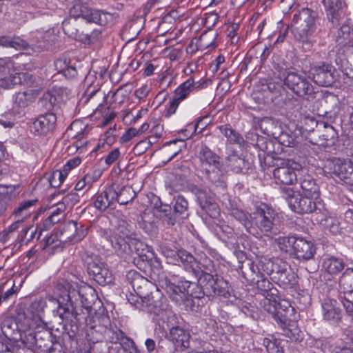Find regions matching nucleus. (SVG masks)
<instances>
[{
    "instance_id": "obj_53",
    "label": "nucleus",
    "mask_w": 353,
    "mask_h": 353,
    "mask_svg": "<svg viewBox=\"0 0 353 353\" xmlns=\"http://www.w3.org/2000/svg\"><path fill=\"white\" fill-rule=\"evenodd\" d=\"M66 208L59 201L57 203L53 204L50 208V219H52L54 223H58L63 219L65 214Z\"/></svg>"
},
{
    "instance_id": "obj_35",
    "label": "nucleus",
    "mask_w": 353,
    "mask_h": 353,
    "mask_svg": "<svg viewBox=\"0 0 353 353\" xmlns=\"http://www.w3.org/2000/svg\"><path fill=\"white\" fill-rule=\"evenodd\" d=\"M54 68L57 73L62 74L67 79H72L77 74V69L70 64L67 59H57L54 61Z\"/></svg>"
},
{
    "instance_id": "obj_56",
    "label": "nucleus",
    "mask_w": 353,
    "mask_h": 353,
    "mask_svg": "<svg viewBox=\"0 0 353 353\" xmlns=\"http://www.w3.org/2000/svg\"><path fill=\"white\" fill-rule=\"evenodd\" d=\"M172 208L169 205H161L160 206V212L163 214L161 219L163 221L169 225H174L176 222V217L174 216V212H171Z\"/></svg>"
},
{
    "instance_id": "obj_49",
    "label": "nucleus",
    "mask_w": 353,
    "mask_h": 353,
    "mask_svg": "<svg viewBox=\"0 0 353 353\" xmlns=\"http://www.w3.org/2000/svg\"><path fill=\"white\" fill-rule=\"evenodd\" d=\"M126 281L128 284L132 285V287L146 286L149 283V281L145 277L135 270L128 272L126 274Z\"/></svg>"
},
{
    "instance_id": "obj_28",
    "label": "nucleus",
    "mask_w": 353,
    "mask_h": 353,
    "mask_svg": "<svg viewBox=\"0 0 353 353\" xmlns=\"http://www.w3.org/2000/svg\"><path fill=\"white\" fill-rule=\"evenodd\" d=\"M225 161L227 165L235 173H243L249 170L250 163L234 152L230 154Z\"/></svg>"
},
{
    "instance_id": "obj_5",
    "label": "nucleus",
    "mask_w": 353,
    "mask_h": 353,
    "mask_svg": "<svg viewBox=\"0 0 353 353\" xmlns=\"http://www.w3.org/2000/svg\"><path fill=\"white\" fill-rule=\"evenodd\" d=\"M283 197L288 203L292 210L296 213L322 212L325 209L321 199L316 198V199H314L312 196L296 192L290 188L285 190Z\"/></svg>"
},
{
    "instance_id": "obj_33",
    "label": "nucleus",
    "mask_w": 353,
    "mask_h": 353,
    "mask_svg": "<svg viewBox=\"0 0 353 353\" xmlns=\"http://www.w3.org/2000/svg\"><path fill=\"white\" fill-rule=\"evenodd\" d=\"M301 188L303 194L313 197V199H321L319 187L316 181L310 176H305L301 181Z\"/></svg>"
},
{
    "instance_id": "obj_55",
    "label": "nucleus",
    "mask_w": 353,
    "mask_h": 353,
    "mask_svg": "<svg viewBox=\"0 0 353 353\" xmlns=\"http://www.w3.org/2000/svg\"><path fill=\"white\" fill-rule=\"evenodd\" d=\"M323 316L327 321H338L341 319V310L332 305L325 303L323 305Z\"/></svg>"
},
{
    "instance_id": "obj_52",
    "label": "nucleus",
    "mask_w": 353,
    "mask_h": 353,
    "mask_svg": "<svg viewBox=\"0 0 353 353\" xmlns=\"http://www.w3.org/2000/svg\"><path fill=\"white\" fill-rule=\"evenodd\" d=\"M220 132L228 139L230 143H241L243 139L241 136L228 125L219 127Z\"/></svg>"
},
{
    "instance_id": "obj_3",
    "label": "nucleus",
    "mask_w": 353,
    "mask_h": 353,
    "mask_svg": "<svg viewBox=\"0 0 353 353\" xmlns=\"http://www.w3.org/2000/svg\"><path fill=\"white\" fill-rule=\"evenodd\" d=\"M317 20L316 12L310 8H303L294 15L292 32L305 50H310L315 42L312 37L316 30Z\"/></svg>"
},
{
    "instance_id": "obj_48",
    "label": "nucleus",
    "mask_w": 353,
    "mask_h": 353,
    "mask_svg": "<svg viewBox=\"0 0 353 353\" xmlns=\"http://www.w3.org/2000/svg\"><path fill=\"white\" fill-rule=\"evenodd\" d=\"M89 25L90 24L85 26V28L81 39V41L85 44L93 43L97 41L103 31L102 28H100L99 29L93 28L91 30V28L89 27Z\"/></svg>"
},
{
    "instance_id": "obj_22",
    "label": "nucleus",
    "mask_w": 353,
    "mask_h": 353,
    "mask_svg": "<svg viewBox=\"0 0 353 353\" xmlns=\"http://www.w3.org/2000/svg\"><path fill=\"white\" fill-rule=\"evenodd\" d=\"M85 26L83 21L70 16L62 22L65 34L79 41L81 39Z\"/></svg>"
},
{
    "instance_id": "obj_18",
    "label": "nucleus",
    "mask_w": 353,
    "mask_h": 353,
    "mask_svg": "<svg viewBox=\"0 0 353 353\" xmlns=\"http://www.w3.org/2000/svg\"><path fill=\"white\" fill-rule=\"evenodd\" d=\"M325 8L327 18L332 27H336L340 24L343 17L344 0H323Z\"/></svg>"
},
{
    "instance_id": "obj_34",
    "label": "nucleus",
    "mask_w": 353,
    "mask_h": 353,
    "mask_svg": "<svg viewBox=\"0 0 353 353\" xmlns=\"http://www.w3.org/2000/svg\"><path fill=\"white\" fill-rule=\"evenodd\" d=\"M196 276H192V279L180 276L174 272H169L165 276L166 284L169 287H183L185 285L197 284Z\"/></svg>"
},
{
    "instance_id": "obj_45",
    "label": "nucleus",
    "mask_w": 353,
    "mask_h": 353,
    "mask_svg": "<svg viewBox=\"0 0 353 353\" xmlns=\"http://www.w3.org/2000/svg\"><path fill=\"white\" fill-rule=\"evenodd\" d=\"M343 336L345 340L350 341V343H346L345 345H337L333 349V353H353V330L344 329Z\"/></svg>"
},
{
    "instance_id": "obj_27",
    "label": "nucleus",
    "mask_w": 353,
    "mask_h": 353,
    "mask_svg": "<svg viewBox=\"0 0 353 353\" xmlns=\"http://www.w3.org/2000/svg\"><path fill=\"white\" fill-rule=\"evenodd\" d=\"M37 97V91L34 90L19 92L14 96L13 109L19 111L25 109L34 101Z\"/></svg>"
},
{
    "instance_id": "obj_30",
    "label": "nucleus",
    "mask_w": 353,
    "mask_h": 353,
    "mask_svg": "<svg viewBox=\"0 0 353 353\" xmlns=\"http://www.w3.org/2000/svg\"><path fill=\"white\" fill-rule=\"evenodd\" d=\"M174 216L178 219H187L190 215L189 205L187 199L181 195L176 196L172 201Z\"/></svg>"
},
{
    "instance_id": "obj_17",
    "label": "nucleus",
    "mask_w": 353,
    "mask_h": 353,
    "mask_svg": "<svg viewBox=\"0 0 353 353\" xmlns=\"http://www.w3.org/2000/svg\"><path fill=\"white\" fill-rule=\"evenodd\" d=\"M335 120L332 116L324 117L322 119L317 121L316 127L321 130L319 138L322 141L321 145H329L334 143L337 138V132L331 125Z\"/></svg>"
},
{
    "instance_id": "obj_61",
    "label": "nucleus",
    "mask_w": 353,
    "mask_h": 353,
    "mask_svg": "<svg viewBox=\"0 0 353 353\" xmlns=\"http://www.w3.org/2000/svg\"><path fill=\"white\" fill-rule=\"evenodd\" d=\"M132 230V225L126 220L121 219L118 221L117 231L114 233H119L121 235L130 236Z\"/></svg>"
},
{
    "instance_id": "obj_42",
    "label": "nucleus",
    "mask_w": 353,
    "mask_h": 353,
    "mask_svg": "<svg viewBox=\"0 0 353 353\" xmlns=\"http://www.w3.org/2000/svg\"><path fill=\"white\" fill-rule=\"evenodd\" d=\"M323 268L329 274H335L344 268V263L341 259L330 256L324 259Z\"/></svg>"
},
{
    "instance_id": "obj_32",
    "label": "nucleus",
    "mask_w": 353,
    "mask_h": 353,
    "mask_svg": "<svg viewBox=\"0 0 353 353\" xmlns=\"http://www.w3.org/2000/svg\"><path fill=\"white\" fill-rule=\"evenodd\" d=\"M37 202V199H32L20 203L12 212L14 218L19 219L23 221L28 219L30 216L31 212L33 211L34 206Z\"/></svg>"
},
{
    "instance_id": "obj_51",
    "label": "nucleus",
    "mask_w": 353,
    "mask_h": 353,
    "mask_svg": "<svg viewBox=\"0 0 353 353\" xmlns=\"http://www.w3.org/2000/svg\"><path fill=\"white\" fill-rule=\"evenodd\" d=\"M274 243L278 246L280 251L288 252L290 248L293 249L294 243L296 242V236H274L273 239Z\"/></svg>"
},
{
    "instance_id": "obj_39",
    "label": "nucleus",
    "mask_w": 353,
    "mask_h": 353,
    "mask_svg": "<svg viewBox=\"0 0 353 353\" xmlns=\"http://www.w3.org/2000/svg\"><path fill=\"white\" fill-rule=\"evenodd\" d=\"M185 146V141L182 139H174L166 142L163 145V153L168 156L167 161L173 159Z\"/></svg>"
},
{
    "instance_id": "obj_44",
    "label": "nucleus",
    "mask_w": 353,
    "mask_h": 353,
    "mask_svg": "<svg viewBox=\"0 0 353 353\" xmlns=\"http://www.w3.org/2000/svg\"><path fill=\"white\" fill-rule=\"evenodd\" d=\"M248 265L251 273L250 275V279H248L250 285H256V287H268L270 284V281L265 279L263 275L256 273L258 268L251 261Z\"/></svg>"
},
{
    "instance_id": "obj_29",
    "label": "nucleus",
    "mask_w": 353,
    "mask_h": 353,
    "mask_svg": "<svg viewBox=\"0 0 353 353\" xmlns=\"http://www.w3.org/2000/svg\"><path fill=\"white\" fill-rule=\"evenodd\" d=\"M106 97L105 93L101 92V86L99 83L96 85L90 83L82 96L81 102L83 104L92 102L93 105H96L99 102L97 98L99 99L102 98L103 100H105Z\"/></svg>"
},
{
    "instance_id": "obj_40",
    "label": "nucleus",
    "mask_w": 353,
    "mask_h": 353,
    "mask_svg": "<svg viewBox=\"0 0 353 353\" xmlns=\"http://www.w3.org/2000/svg\"><path fill=\"white\" fill-rule=\"evenodd\" d=\"M287 342L282 339H276L274 336L270 338H265L263 341L268 353H285L284 347Z\"/></svg>"
},
{
    "instance_id": "obj_59",
    "label": "nucleus",
    "mask_w": 353,
    "mask_h": 353,
    "mask_svg": "<svg viewBox=\"0 0 353 353\" xmlns=\"http://www.w3.org/2000/svg\"><path fill=\"white\" fill-rule=\"evenodd\" d=\"M167 291L170 294V297L176 301H183L185 294H188V288H168Z\"/></svg>"
},
{
    "instance_id": "obj_46",
    "label": "nucleus",
    "mask_w": 353,
    "mask_h": 353,
    "mask_svg": "<svg viewBox=\"0 0 353 353\" xmlns=\"http://www.w3.org/2000/svg\"><path fill=\"white\" fill-rule=\"evenodd\" d=\"M352 33L348 25L343 24L338 31L336 42L339 46L345 47L350 45Z\"/></svg>"
},
{
    "instance_id": "obj_41",
    "label": "nucleus",
    "mask_w": 353,
    "mask_h": 353,
    "mask_svg": "<svg viewBox=\"0 0 353 353\" xmlns=\"http://www.w3.org/2000/svg\"><path fill=\"white\" fill-rule=\"evenodd\" d=\"M18 325L14 319L9 317L5 318L0 326L1 334L5 338L12 340L15 339Z\"/></svg>"
},
{
    "instance_id": "obj_36",
    "label": "nucleus",
    "mask_w": 353,
    "mask_h": 353,
    "mask_svg": "<svg viewBox=\"0 0 353 353\" xmlns=\"http://www.w3.org/2000/svg\"><path fill=\"white\" fill-rule=\"evenodd\" d=\"M28 337L32 340L31 343L41 351H45L46 347H48L52 343L50 333L47 332H38L34 334H30Z\"/></svg>"
},
{
    "instance_id": "obj_2",
    "label": "nucleus",
    "mask_w": 353,
    "mask_h": 353,
    "mask_svg": "<svg viewBox=\"0 0 353 353\" xmlns=\"http://www.w3.org/2000/svg\"><path fill=\"white\" fill-rule=\"evenodd\" d=\"M229 214L241 223L246 232L257 239H273L279 234L274 224L275 214L273 210L265 206L259 208L252 214L231 206Z\"/></svg>"
},
{
    "instance_id": "obj_21",
    "label": "nucleus",
    "mask_w": 353,
    "mask_h": 353,
    "mask_svg": "<svg viewBox=\"0 0 353 353\" xmlns=\"http://www.w3.org/2000/svg\"><path fill=\"white\" fill-rule=\"evenodd\" d=\"M56 122V114L47 112L38 117L32 123V128L39 134H46L54 129Z\"/></svg>"
},
{
    "instance_id": "obj_15",
    "label": "nucleus",
    "mask_w": 353,
    "mask_h": 353,
    "mask_svg": "<svg viewBox=\"0 0 353 353\" xmlns=\"http://www.w3.org/2000/svg\"><path fill=\"white\" fill-rule=\"evenodd\" d=\"M59 242L77 243L80 241L85 235L86 232L83 228H77V223L69 221L63 224L58 230Z\"/></svg>"
},
{
    "instance_id": "obj_4",
    "label": "nucleus",
    "mask_w": 353,
    "mask_h": 353,
    "mask_svg": "<svg viewBox=\"0 0 353 353\" xmlns=\"http://www.w3.org/2000/svg\"><path fill=\"white\" fill-rule=\"evenodd\" d=\"M81 259L88 275L97 283L102 287L113 284V276L109 270L108 265L101 257L85 251L83 252Z\"/></svg>"
},
{
    "instance_id": "obj_24",
    "label": "nucleus",
    "mask_w": 353,
    "mask_h": 353,
    "mask_svg": "<svg viewBox=\"0 0 353 353\" xmlns=\"http://www.w3.org/2000/svg\"><path fill=\"white\" fill-rule=\"evenodd\" d=\"M167 338L172 341L176 347L186 349L190 346V334L189 332L179 326H172Z\"/></svg>"
},
{
    "instance_id": "obj_7",
    "label": "nucleus",
    "mask_w": 353,
    "mask_h": 353,
    "mask_svg": "<svg viewBox=\"0 0 353 353\" xmlns=\"http://www.w3.org/2000/svg\"><path fill=\"white\" fill-rule=\"evenodd\" d=\"M196 274H194V276H196V283L199 287H223L228 285V281L224 279L221 276L215 274L214 261L207 256H201L195 265Z\"/></svg>"
},
{
    "instance_id": "obj_50",
    "label": "nucleus",
    "mask_w": 353,
    "mask_h": 353,
    "mask_svg": "<svg viewBox=\"0 0 353 353\" xmlns=\"http://www.w3.org/2000/svg\"><path fill=\"white\" fill-rule=\"evenodd\" d=\"M178 257L181 262L183 264L184 267L188 270L190 269L194 274H196V269L195 265L197 263V260L190 253L185 250H180L178 252Z\"/></svg>"
},
{
    "instance_id": "obj_11",
    "label": "nucleus",
    "mask_w": 353,
    "mask_h": 353,
    "mask_svg": "<svg viewBox=\"0 0 353 353\" xmlns=\"http://www.w3.org/2000/svg\"><path fill=\"white\" fill-rule=\"evenodd\" d=\"M133 242V253L137 254V256L133 258L134 264L144 272H146L148 268L152 271L159 270L161 268V261L151 248L140 241Z\"/></svg>"
},
{
    "instance_id": "obj_8",
    "label": "nucleus",
    "mask_w": 353,
    "mask_h": 353,
    "mask_svg": "<svg viewBox=\"0 0 353 353\" xmlns=\"http://www.w3.org/2000/svg\"><path fill=\"white\" fill-rule=\"evenodd\" d=\"M265 163L268 166L276 167L273 176L276 183L292 185L297 179L296 170L299 165L290 159H273L271 156L265 158Z\"/></svg>"
},
{
    "instance_id": "obj_9",
    "label": "nucleus",
    "mask_w": 353,
    "mask_h": 353,
    "mask_svg": "<svg viewBox=\"0 0 353 353\" xmlns=\"http://www.w3.org/2000/svg\"><path fill=\"white\" fill-rule=\"evenodd\" d=\"M69 14L70 17L78 20L81 19L82 20L81 21L85 26L92 23L100 26H105L108 23L109 19L112 18V16L108 12L92 9L80 0L74 2L70 8Z\"/></svg>"
},
{
    "instance_id": "obj_14",
    "label": "nucleus",
    "mask_w": 353,
    "mask_h": 353,
    "mask_svg": "<svg viewBox=\"0 0 353 353\" xmlns=\"http://www.w3.org/2000/svg\"><path fill=\"white\" fill-rule=\"evenodd\" d=\"M201 173L204 175L205 179L216 188L221 190L226 188L227 170L221 161L201 171Z\"/></svg>"
},
{
    "instance_id": "obj_54",
    "label": "nucleus",
    "mask_w": 353,
    "mask_h": 353,
    "mask_svg": "<svg viewBox=\"0 0 353 353\" xmlns=\"http://www.w3.org/2000/svg\"><path fill=\"white\" fill-rule=\"evenodd\" d=\"M148 294L143 295L141 291H137L136 288H132V291L126 294L128 301L132 304L137 306L140 305L141 308H143V303H145V300L148 297Z\"/></svg>"
},
{
    "instance_id": "obj_16",
    "label": "nucleus",
    "mask_w": 353,
    "mask_h": 353,
    "mask_svg": "<svg viewBox=\"0 0 353 353\" xmlns=\"http://www.w3.org/2000/svg\"><path fill=\"white\" fill-rule=\"evenodd\" d=\"M139 241L137 239L130 236L121 235L119 233H114L111 237V245L117 254L121 256H130L133 254L134 242Z\"/></svg>"
},
{
    "instance_id": "obj_25",
    "label": "nucleus",
    "mask_w": 353,
    "mask_h": 353,
    "mask_svg": "<svg viewBox=\"0 0 353 353\" xmlns=\"http://www.w3.org/2000/svg\"><path fill=\"white\" fill-rule=\"evenodd\" d=\"M68 290V298L71 299L72 297L74 296L75 294H77L81 299V302L83 307L85 308L91 307L92 304L98 299L97 292L95 288H69Z\"/></svg>"
},
{
    "instance_id": "obj_13",
    "label": "nucleus",
    "mask_w": 353,
    "mask_h": 353,
    "mask_svg": "<svg viewBox=\"0 0 353 353\" xmlns=\"http://www.w3.org/2000/svg\"><path fill=\"white\" fill-rule=\"evenodd\" d=\"M336 69L326 62L315 63L310 65L309 77L317 85L323 87L331 86L336 79Z\"/></svg>"
},
{
    "instance_id": "obj_10",
    "label": "nucleus",
    "mask_w": 353,
    "mask_h": 353,
    "mask_svg": "<svg viewBox=\"0 0 353 353\" xmlns=\"http://www.w3.org/2000/svg\"><path fill=\"white\" fill-rule=\"evenodd\" d=\"M285 85L299 97L310 100L315 98L313 85L304 75L294 71H284Z\"/></svg>"
},
{
    "instance_id": "obj_1",
    "label": "nucleus",
    "mask_w": 353,
    "mask_h": 353,
    "mask_svg": "<svg viewBox=\"0 0 353 353\" xmlns=\"http://www.w3.org/2000/svg\"><path fill=\"white\" fill-rule=\"evenodd\" d=\"M258 295L263 296L260 299L261 305L265 311L271 314L274 320L283 330L282 334L292 341L303 340V334L296 322L290 321L288 314L293 312L294 308L286 301L281 302V296L277 288H259Z\"/></svg>"
},
{
    "instance_id": "obj_47",
    "label": "nucleus",
    "mask_w": 353,
    "mask_h": 353,
    "mask_svg": "<svg viewBox=\"0 0 353 353\" xmlns=\"http://www.w3.org/2000/svg\"><path fill=\"white\" fill-rule=\"evenodd\" d=\"M8 74V76L6 75L0 78V88L3 89H12L16 85L21 83V74L13 70Z\"/></svg>"
},
{
    "instance_id": "obj_60",
    "label": "nucleus",
    "mask_w": 353,
    "mask_h": 353,
    "mask_svg": "<svg viewBox=\"0 0 353 353\" xmlns=\"http://www.w3.org/2000/svg\"><path fill=\"white\" fill-rule=\"evenodd\" d=\"M119 343L123 348L125 351H128L130 349L134 351L135 353H138L139 350L134 343V341L130 337L127 336L125 333L123 334L121 341Z\"/></svg>"
},
{
    "instance_id": "obj_20",
    "label": "nucleus",
    "mask_w": 353,
    "mask_h": 353,
    "mask_svg": "<svg viewBox=\"0 0 353 353\" xmlns=\"http://www.w3.org/2000/svg\"><path fill=\"white\" fill-rule=\"evenodd\" d=\"M293 251L296 259L309 260L314 256L315 248L312 241L303 237L296 236Z\"/></svg>"
},
{
    "instance_id": "obj_31",
    "label": "nucleus",
    "mask_w": 353,
    "mask_h": 353,
    "mask_svg": "<svg viewBox=\"0 0 353 353\" xmlns=\"http://www.w3.org/2000/svg\"><path fill=\"white\" fill-rule=\"evenodd\" d=\"M116 192L113 187L108 188L97 196L94 205L96 208L104 211L114 200Z\"/></svg>"
},
{
    "instance_id": "obj_19",
    "label": "nucleus",
    "mask_w": 353,
    "mask_h": 353,
    "mask_svg": "<svg viewBox=\"0 0 353 353\" xmlns=\"http://www.w3.org/2000/svg\"><path fill=\"white\" fill-rule=\"evenodd\" d=\"M63 92L62 88H53L46 91L39 100V105L48 112H52L63 101Z\"/></svg>"
},
{
    "instance_id": "obj_23",
    "label": "nucleus",
    "mask_w": 353,
    "mask_h": 353,
    "mask_svg": "<svg viewBox=\"0 0 353 353\" xmlns=\"http://www.w3.org/2000/svg\"><path fill=\"white\" fill-rule=\"evenodd\" d=\"M201 172L221 162V157L206 145H201L198 152Z\"/></svg>"
},
{
    "instance_id": "obj_26",
    "label": "nucleus",
    "mask_w": 353,
    "mask_h": 353,
    "mask_svg": "<svg viewBox=\"0 0 353 353\" xmlns=\"http://www.w3.org/2000/svg\"><path fill=\"white\" fill-rule=\"evenodd\" d=\"M192 192L196 196L197 201L201 208L205 210H216L217 205L213 194L210 191L194 187Z\"/></svg>"
},
{
    "instance_id": "obj_62",
    "label": "nucleus",
    "mask_w": 353,
    "mask_h": 353,
    "mask_svg": "<svg viewBox=\"0 0 353 353\" xmlns=\"http://www.w3.org/2000/svg\"><path fill=\"white\" fill-rule=\"evenodd\" d=\"M79 201V196L76 192H71L64 196L61 201H60L65 207L72 208L74 204Z\"/></svg>"
},
{
    "instance_id": "obj_12",
    "label": "nucleus",
    "mask_w": 353,
    "mask_h": 353,
    "mask_svg": "<svg viewBox=\"0 0 353 353\" xmlns=\"http://www.w3.org/2000/svg\"><path fill=\"white\" fill-rule=\"evenodd\" d=\"M323 169L332 176L338 177L345 183L353 185V162L351 161L334 158L326 161Z\"/></svg>"
},
{
    "instance_id": "obj_63",
    "label": "nucleus",
    "mask_w": 353,
    "mask_h": 353,
    "mask_svg": "<svg viewBox=\"0 0 353 353\" xmlns=\"http://www.w3.org/2000/svg\"><path fill=\"white\" fill-rule=\"evenodd\" d=\"M13 62L10 58L0 59V74L6 75L10 74V70L13 68Z\"/></svg>"
},
{
    "instance_id": "obj_57",
    "label": "nucleus",
    "mask_w": 353,
    "mask_h": 353,
    "mask_svg": "<svg viewBox=\"0 0 353 353\" xmlns=\"http://www.w3.org/2000/svg\"><path fill=\"white\" fill-rule=\"evenodd\" d=\"M123 334H124V332L121 330H120L117 327H115V328L110 327V328L106 329L105 331V336L107 340L110 343H114V344L119 343V341H121Z\"/></svg>"
},
{
    "instance_id": "obj_38",
    "label": "nucleus",
    "mask_w": 353,
    "mask_h": 353,
    "mask_svg": "<svg viewBox=\"0 0 353 353\" xmlns=\"http://www.w3.org/2000/svg\"><path fill=\"white\" fill-rule=\"evenodd\" d=\"M114 191L117 194L114 196V200H117L121 205L128 204L136 196L135 192L130 186H117V188H114Z\"/></svg>"
},
{
    "instance_id": "obj_64",
    "label": "nucleus",
    "mask_w": 353,
    "mask_h": 353,
    "mask_svg": "<svg viewBox=\"0 0 353 353\" xmlns=\"http://www.w3.org/2000/svg\"><path fill=\"white\" fill-rule=\"evenodd\" d=\"M139 131L137 130V128L132 127L128 128L123 134L120 138V142L121 143H126L129 141H130L132 139H133L135 137L139 136Z\"/></svg>"
},
{
    "instance_id": "obj_58",
    "label": "nucleus",
    "mask_w": 353,
    "mask_h": 353,
    "mask_svg": "<svg viewBox=\"0 0 353 353\" xmlns=\"http://www.w3.org/2000/svg\"><path fill=\"white\" fill-rule=\"evenodd\" d=\"M67 176V173L64 171L61 170H55L53 171L49 178L48 181L50 183V186L53 188L59 187L60 185L63 182L65 177Z\"/></svg>"
},
{
    "instance_id": "obj_6",
    "label": "nucleus",
    "mask_w": 353,
    "mask_h": 353,
    "mask_svg": "<svg viewBox=\"0 0 353 353\" xmlns=\"http://www.w3.org/2000/svg\"><path fill=\"white\" fill-rule=\"evenodd\" d=\"M165 298H163L162 293L159 288H155L151 292L145 303H143L142 310L147 312L150 316L156 321H168L170 323L171 320L176 319L175 314L168 309V305L164 302Z\"/></svg>"
},
{
    "instance_id": "obj_37",
    "label": "nucleus",
    "mask_w": 353,
    "mask_h": 353,
    "mask_svg": "<svg viewBox=\"0 0 353 353\" xmlns=\"http://www.w3.org/2000/svg\"><path fill=\"white\" fill-rule=\"evenodd\" d=\"M193 78L190 77L187 79L185 81L182 83L174 91V96L179 97L182 100L186 99L189 94L193 92L196 89H199L201 88V84L200 83L198 86L196 85Z\"/></svg>"
},
{
    "instance_id": "obj_43",
    "label": "nucleus",
    "mask_w": 353,
    "mask_h": 353,
    "mask_svg": "<svg viewBox=\"0 0 353 353\" xmlns=\"http://www.w3.org/2000/svg\"><path fill=\"white\" fill-rule=\"evenodd\" d=\"M0 46L13 48L16 50H27L29 45L26 41L19 37L12 39L8 36L2 35L0 36Z\"/></svg>"
}]
</instances>
